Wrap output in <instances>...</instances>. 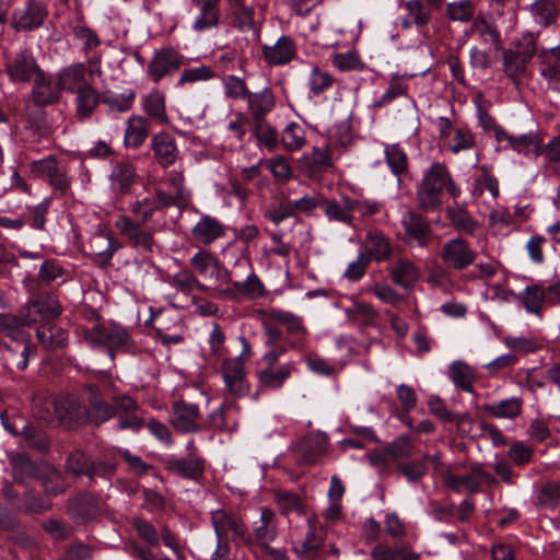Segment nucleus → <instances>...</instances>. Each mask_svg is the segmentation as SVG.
Masks as SVG:
<instances>
[{
  "instance_id": "obj_4",
  "label": "nucleus",
  "mask_w": 560,
  "mask_h": 560,
  "mask_svg": "<svg viewBox=\"0 0 560 560\" xmlns=\"http://www.w3.org/2000/svg\"><path fill=\"white\" fill-rule=\"evenodd\" d=\"M439 256L446 268L460 271L475 264L478 253L465 238L455 237L443 244Z\"/></svg>"
},
{
  "instance_id": "obj_61",
  "label": "nucleus",
  "mask_w": 560,
  "mask_h": 560,
  "mask_svg": "<svg viewBox=\"0 0 560 560\" xmlns=\"http://www.w3.org/2000/svg\"><path fill=\"white\" fill-rule=\"evenodd\" d=\"M235 25L243 32L255 30V10L246 2L231 7Z\"/></svg>"
},
{
  "instance_id": "obj_8",
  "label": "nucleus",
  "mask_w": 560,
  "mask_h": 560,
  "mask_svg": "<svg viewBox=\"0 0 560 560\" xmlns=\"http://www.w3.org/2000/svg\"><path fill=\"white\" fill-rule=\"evenodd\" d=\"M66 510L69 517L78 524L94 521L101 512L96 495L88 491L69 498L66 503Z\"/></svg>"
},
{
  "instance_id": "obj_56",
  "label": "nucleus",
  "mask_w": 560,
  "mask_h": 560,
  "mask_svg": "<svg viewBox=\"0 0 560 560\" xmlns=\"http://www.w3.org/2000/svg\"><path fill=\"white\" fill-rule=\"evenodd\" d=\"M335 83V78L331 73L320 69L318 66H313L308 78V89L314 95H319L329 90Z\"/></svg>"
},
{
  "instance_id": "obj_17",
  "label": "nucleus",
  "mask_w": 560,
  "mask_h": 560,
  "mask_svg": "<svg viewBox=\"0 0 560 560\" xmlns=\"http://www.w3.org/2000/svg\"><path fill=\"white\" fill-rule=\"evenodd\" d=\"M327 438L324 434L313 433L303 438L295 446V460L300 466L317 463L326 453Z\"/></svg>"
},
{
  "instance_id": "obj_19",
  "label": "nucleus",
  "mask_w": 560,
  "mask_h": 560,
  "mask_svg": "<svg viewBox=\"0 0 560 560\" xmlns=\"http://www.w3.org/2000/svg\"><path fill=\"white\" fill-rule=\"evenodd\" d=\"M22 312L30 313V317L34 319V324L39 320H50L58 317L61 314V305L57 299V296L52 293H42L35 299H32L25 306H23Z\"/></svg>"
},
{
  "instance_id": "obj_7",
  "label": "nucleus",
  "mask_w": 560,
  "mask_h": 560,
  "mask_svg": "<svg viewBox=\"0 0 560 560\" xmlns=\"http://www.w3.org/2000/svg\"><path fill=\"white\" fill-rule=\"evenodd\" d=\"M495 138L502 143L505 150L511 149L525 155L533 153L534 156H539L544 152L542 138L539 132L536 131L514 136L502 128H497Z\"/></svg>"
},
{
  "instance_id": "obj_13",
  "label": "nucleus",
  "mask_w": 560,
  "mask_h": 560,
  "mask_svg": "<svg viewBox=\"0 0 560 560\" xmlns=\"http://www.w3.org/2000/svg\"><path fill=\"white\" fill-rule=\"evenodd\" d=\"M121 247V244L112 238L104 231H97L91 235L84 246L85 254L100 266L108 265L114 253Z\"/></svg>"
},
{
  "instance_id": "obj_29",
  "label": "nucleus",
  "mask_w": 560,
  "mask_h": 560,
  "mask_svg": "<svg viewBox=\"0 0 560 560\" xmlns=\"http://www.w3.org/2000/svg\"><path fill=\"white\" fill-rule=\"evenodd\" d=\"M10 466L13 482L21 486H25L30 479H37L42 469V464L32 462L22 453L10 456Z\"/></svg>"
},
{
  "instance_id": "obj_37",
  "label": "nucleus",
  "mask_w": 560,
  "mask_h": 560,
  "mask_svg": "<svg viewBox=\"0 0 560 560\" xmlns=\"http://www.w3.org/2000/svg\"><path fill=\"white\" fill-rule=\"evenodd\" d=\"M246 100L253 121L266 119V115L275 107V97L270 89H264L257 93L250 92Z\"/></svg>"
},
{
  "instance_id": "obj_54",
  "label": "nucleus",
  "mask_w": 560,
  "mask_h": 560,
  "mask_svg": "<svg viewBox=\"0 0 560 560\" xmlns=\"http://www.w3.org/2000/svg\"><path fill=\"white\" fill-rule=\"evenodd\" d=\"M504 72L515 80L525 71L528 59L520 50L505 49L502 52Z\"/></svg>"
},
{
  "instance_id": "obj_10",
  "label": "nucleus",
  "mask_w": 560,
  "mask_h": 560,
  "mask_svg": "<svg viewBox=\"0 0 560 560\" xmlns=\"http://www.w3.org/2000/svg\"><path fill=\"white\" fill-rule=\"evenodd\" d=\"M34 176L47 179L49 184L65 194L70 187V180L66 172L58 166L55 155H48L42 160L33 161L30 165Z\"/></svg>"
},
{
  "instance_id": "obj_22",
  "label": "nucleus",
  "mask_w": 560,
  "mask_h": 560,
  "mask_svg": "<svg viewBox=\"0 0 560 560\" xmlns=\"http://www.w3.org/2000/svg\"><path fill=\"white\" fill-rule=\"evenodd\" d=\"M30 313L19 311L18 314L0 315V332L10 338V342L23 341L30 339V336L23 330V327L34 324Z\"/></svg>"
},
{
  "instance_id": "obj_24",
  "label": "nucleus",
  "mask_w": 560,
  "mask_h": 560,
  "mask_svg": "<svg viewBox=\"0 0 560 560\" xmlns=\"http://www.w3.org/2000/svg\"><path fill=\"white\" fill-rule=\"evenodd\" d=\"M467 35L477 36L482 44L492 46L494 50L502 48L500 32L490 16L478 14L472 20Z\"/></svg>"
},
{
  "instance_id": "obj_59",
  "label": "nucleus",
  "mask_w": 560,
  "mask_h": 560,
  "mask_svg": "<svg viewBox=\"0 0 560 560\" xmlns=\"http://www.w3.org/2000/svg\"><path fill=\"white\" fill-rule=\"evenodd\" d=\"M428 405L431 413L443 422H455L460 424L468 418L465 413H454L450 411L444 401L438 396L430 397Z\"/></svg>"
},
{
  "instance_id": "obj_44",
  "label": "nucleus",
  "mask_w": 560,
  "mask_h": 560,
  "mask_svg": "<svg viewBox=\"0 0 560 560\" xmlns=\"http://www.w3.org/2000/svg\"><path fill=\"white\" fill-rule=\"evenodd\" d=\"M255 537L264 548L277 537L276 514L268 508L261 509L259 523L256 524Z\"/></svg>"
},
{
  "instance_id": "obj_40",
  "label": "nucleus",
  "mask_w": 560,
  "mask_h": 560,
  "mask_svg": "<svg viewBox=\"0 0 560 560\" xmlns=\"http://www.w3.org/2000/svg\"><path fill=\"white\" fill-rule=\"evenodd\" d=\"M392 280L404 289H409L415 285L419 278L418 267L409 259H398L389 268Z\"/></svg>"
},
{
  "instance_id": "obj_33",
  "label": "nucleus",
  "mask_w": 560,
  "mask_h": 560,
  "mask_svg": "<svg viewBox=\"0 0 560 560\" xmlns=\"http://www.w3.org/2000/svg\"><path fill=\"white\" fill-rule=\"evenodd\" d=\"M52 509V502L33 488H27L15 511L24 514H44Z\"/></svg>"
},
{
  "instance_id": "obj_12",
  "label": "nucleus",
  "mask_w": 560,
  "mask_h": 560,
  "mask_svg": "<svg viewBox=\"0 0 560 560\" xmlns=\"http://www.w3.org/2000/svg\"><path fill=\"white\" fill-rule=\"evenodd\" d=\"M47 15L45 3L39 0H30L23 9L14 11L12 25L16 31H33L43 25Z\"/></svg>"
},
{
  "instance_id": "obj_39",
  "label": "nucleus",
  "mask_w": 560,
  "mask_h": 560,
  "mask_svg": "<svg viewBox=\"0 0 560 560\" xmlns=\"http://www.w3.org/2000/svg\"><path fill=\"white\" fill-rule=\"evenodd\" d=\"M372 560H419L420 555L415 552L409 544L390 547L380 542L371 550Z\"/></svg>"
},
{
  "instance_id": "obj_35",
  "label": "nucleus",
  "mask_w": 560,
  "mask_h": 560,
  "mask_svg": "<svg viewBox=\"0 0 560 560\" xmlns=\"http://www.w3.org/2000/svg\"><path fill=\"white\" fill-rule=\"evenodd\" d=\"M194 238L203 245H210L224 235V226L217 219L203 215L192 228Z\"/></svg>"
},
{
  "instance_id": "obj_27",
  "label": "nucleus",
  "mask_w": 560,
  "mask_h": 560,
  "mask_svg": "<svg viewBox=\"0 0 560 560\" xmlns=\"http://www.w3.org/2000/svg\"><path fill=\"white\" fill-rule=\"evenodd\" d=\"M270 318L285 326L287 332L294 338L292 345L295 349H304L308 331L303 325L302 319L290 312L280 310H270Z\"/></svg>"
},
{
  "instance_id": "obj_15",
  "label": "nucleus",
  "mask_w": 560,
  "mask_h": 560,
  "mask_svg": "<svg viewBox=\"0 0 560 560\" xmlns=\"http://www.w3.org/2000/svg\"><path fill=\"white\" fill-rule=\"evenodd\" d=\"M84 389L89 401V407L85 408V417L91 423L100 425L115 417L113 401H106L96 385L88 384Z\"/></svg>"
},
{
  "instance_id": "obj_46",
  "label": "nucleus",
  "mask_w": 560,
  "mask_h": 560,
  "mask_svg": "<svg viewBox=\"0 0 560 560\" xmlns=\"http://www.w3.org/2000/svg\"><path fill=\"white\" fill-rule=\"evenodd\" d=\"M171 284L179 292L185 295L191 294L197 289L201 292L209 293L211 290L210 285L201 283L195 273L189 269H182L176 272L171 280Z\"/></svg>"
},
{
  "instance_id": "obj_38",
  "label": "nucleus",
  "mask_w": 560,
  "mask_h": 560,
  "mask_svg": "<svg viewBox=\"0 0 560 560\" xmlns=\"http://www.w3.org/2000/svg\"><path fill=\"white\" fill-rule=\"evenodd\" d=\"M112 187L115 191L126 194L136 180V168L129 161L117 162L109 175Z\"/></svg>"
},
{
  "instance_id": "obj_41",
  "label": "nucleus",
  "mask_w": 560,
  "mask_h": 560,
  "mask_svg": "<svg viewBox=\"0 0 560 560\" xmlns=\"http://www.w3.org/2000/svg\"><path fill=\"white\" fill-rule=\"evenodd\" d=\"M529 12L537 24L548 27L557 23L559 0H537L529 5Z\"/></svg>"
},
{
  "instance_id": "obj_58",
  "label": "nucleus",
  "mask_w": 560,
  "mask_h": 560,
  "mask_svg": "<svg viewBox=\"0 0 560 560\" xmlns=\"http://www.w3.org/2000/svg\"><path fill=\"white\" fill-rule=\"evenodd\" d=\"M324 539L311 528L301 546H295L293 551L299 558L312 560L316 557L317 551L323 547Z\"/></svg>"
},
{
  "instance_id": "obj_60",
  "label": "nucleus",
  "mask_w": 560,
  "mask_h": 560,
  "mask_svg": "<svg viewBox=\"0 0 560 560\" xmlns=\"http://www.w3.org/2000/svg\"><path fill=\"white\" fill-rule=\"evenodd\" d=\"M325 212L329 219H334L339 222L348 223L351 221L350 212L354 210L355 206H360L358 201L346 199L343 205L336 201H326Z\"/></svg>"
},
{
  "instance_id": "obj_43",
  "label": "nucleus",
  "mask_w": 560,
  "mask_h": 560,
  "mask_svg": "<svg viewBox=\"0 0 560 560\" xmlns=\"http://www.w3.org/2000/svg\"><path fill=\"white\" fill-rule=\"evenodd\" d=\"M38 342L46 349L58 350L67 346L68 332L56 325H42L36 330Z\"/></svg>"
},
{
  "instance_id": "obj_26",
  "label": "nucleus",
  "mask_w": 560,
  "mask_h": 560,
  "mask_svg": "<svg viewBox=\"0 0 560 560\" xmlns=\"http://www.w3.org/2000/svg\"><path fill=\"white\" fill-rule=\"evenodd\" d=\"M222 374L230 393L235 396L245 394L247 388L245 384L244 363L240 357L224 359L222 363Z\"/></svg>"
},
{
  "instance_id": "obj_63",
  "label": "nucleus",
  "mask_w": 560,
  "mask_h": 560,
  "mask_svg": "<svg viewBox=\"0 0 560 560\" xmlns=\"http://www.w3.org/2000/svg\"><path fill=\"white\" fill-rule=\"evenodd\" d=\"M197 8L200 10V13L192 25V28L195 31L201 32L218 25L220 16L218 3L207 4L205 7Z\"/></svg>"
},
{
  "instance_id": "obj_51",
  "label": "nucleus",
  "mask_w": 560,
  "mask_h": 560,
  "mask_svg": "<svg viewBox=\"0 0 560 560\" xmlns=\"http://www.w3.org/2000/svg\"><path fill=\"white\" fill-rule=\"evenodd\" d=\"M92 457L80 448L69 453L65 462V469L74 477H85L92 462Z\"/></svg>"
},
{
  "instance_id": "obj_49",
  "label": "nucleus",
  "mask_w": 560,
  "mask_h": 560,
  "mask_svg": "<svg viewBox=\"0 0 560 560\" xmlns=\"http://www.w3.org/2000/svg\"><path fill=\"white\" fill-rule=\"evenodd\" d=\"M522 406L520 398H509L497 404H487L483 409L493 418L514 419L521 415Z\"/></svg>"
},
{
  "instance_id": "obj_16",
  "label": "nucleus",
  "mask_w": 560,
  "mask_h": 560,
  "mask_svg": "<svg viewBox=\"0 0 560 560\" xmlns=\"http://www.w3.org/2000/svg\"><path fill=\"white\" fill-rule=\"evenodd\" d=\"M154 160L162 168H167L179 159L180 152L176 139L167 131H160L151 139Z\"/></svg>"
},
{
  "instance_id": "obj_55",
  "label": "nucleus",
  "mask_w": 560,
  "mask_h": 560,
  "mask_svg": "<svg viewBox=\"0 0 560 560\" xmlns=\"http://www.w3.org/2000/svg\"><path fill=\"white\" fill-rule=\"evenodd\" d=\"M521 300L530 313L539 314L542 306L547 304L545 290L539 284H533L527 287L521 294Z\"/></svg>"
},
{
  "instance_id": "obj_62",
  "label": "nucleus",
  "mask_w": 560,
  "mask_h": 560,
  "mask_svg": "<svg viewBox=\"0 0 560 560\" xmlns=\"http://www.w3.org/2000/svg\"><path fill=\"white\" fill-rule=\"evenodd\" d=\"M254 133L258 142L269 151H273L279 143L276 129L266 119L254 121Z\"/></svg>"
},
{
  "instance_id": "obj_25",
  "label": "nucleus",
  "mask_w": 560,
  "mask_h": 560,
  "mask_svg": "<svg viewBox=\"0 0 560 560\" xmlns=\"http://www.w3.org/2000/svg\"><path fill=\"white\" fill-rule=\"evenodd\" d=\"M55 413L63 424H72L85 417V407L74 395H59L54 401Z\"/></svg>"
},
{
  "instance_id": "obj_21",
  "label": "nucleus",
  "mask_w": 560,
  "mask_h": 560,
  "mask_svg": "<svg viewBox=\"0 0 560 560\" xmlns=\"http://www.w3.org/2000/svg\"><path fill=\"white\" fill-rule=\"evenodd\" d=\"M538 70L548 88L560 92V45L538 55Z\"/></svg>"
},
{
  "instance_id": "obj_1",
  "label": "nucleus",
  "mask_w": 560,
  "mask_h": 560,
  "mask_svg": "<svg viewBox=\"0 0 560 560\" xmlns=\"http://www.w3.org/2000/svg\"><path fill=\"white\" fill-rule=\"evenodd\" d=\"M448 180L450 172L445 165L441 163L432 164L418 186L417 198L419 206L425 211L439 208L442 202V191Z\"/></svg>"
},
{
  "instance_id": "obj_52",
  "label": "nucleus",
  "mask_w": 560,
  "mask_h": 560,
  "mask_svg": "<svg viewBox=\"0 0 560 560\" xmlns=\"http://www.w3.org/2000/svg\"><path fill=\"white\" fill-rule=\"evenodd\" d=\"M446 214L456 230L468 234H472L475 232L477 222L470 217L465 208L455 205L446 210Z\"/></svg>"
},
{
  "instance_id": "obj_6",
  "label": "nucleus",
  "mask_w": 560,
  "mask_h": 560,
  "mask_svg": "<svg viewBox=\"0 0 560 560\" xmlns=\"http://www.w3.org/2000/svg\"><path fill=\"white\" fill-rule=\"evenodd\" d=\"M185 62V57L173 47H163L156 50L148 65L149 78L158 83L164 77L177 71Z\"/></svg>"
},
{
  "instance_id": "obj_50",
  "label": "nucleus",
  "mask_w": 560,
  "mask_h": 560,
  "mask_svg": "<svg viewBox=\"0 0 560 560\" xmlns=\"http://www.w3.org/2000/svg\"><path fill=\"white\" fill-rule=\"evenodd\" d=\"M450 377L460 389L472 393L475 373L474 370L463 361H455L450 366Z\"/></svg>"
},
{
  "instance_id": "obj_42",
  "label": "nucleus",
  "mask_w": 560,
  "mask_h": 560,
  "mask_svg": "<svg viewBox=\"0 0 560 560\" xmlns=\"http://www.w3.org/2000/svg\"><path fill=\"white\" fill-rule=\"evenodd\" d=\"M118 463L110 459H92L86 478L91 486L96 485L98 481L112 486V479L117 472Z\"/></svg>"
},
{
  "instance_id": "obj_47",
  "label": "nucleus",
  "mask_w": 560,
  "mask_h": 560,
  "mask_svg": "<svg viewBox=\"0 0 560 560\" xmlns=\"http://www.w3.org/2000/svg\"><path fill=\"white\" fill-rule=\"evenodd\" d=\"M75 94L77 116L82 120L89 118L96 108L97 104L102 102V97H100L98 93L91 84L80 90Z\"/></svg>"
},
{
  "instance_id": "obj_48",
  "label": "nucleus",
  "mask_w": 560,
  "mask_h": 560,
  "mask_svg": "<svg viewBox=\"0 0 560 560\" xmlns=\"http://www.w3.org/2000/svg\"><path fill=\"white\" fill-rule=\"evenodd\" d=\"M407 11L406 18L401 21V26L408 28L411 25L424 26L431 20V11L421 2V0H410L405 3Z\"/></svg>"
},
{
  "instance_id": "obj_3",
  "label": "nucleus",
  "mask_w": 560,
  "mask_h": 560,
  "mask_svg": "<svg viewBox=\"0 0 560 560\" xmlns=\"http://www.w3.org/2000/svg\"><path fill=\"white\" fill-rule=\"evenodd\" d=\"M211 524L217 538L228 539L232 534V540L236 545H250L253 542L249 530L244 521L233 513L219 509L211 512Z\"/></svg>"
},
{
  "instance_id": "obj_53",
  "label": "nucleus",
  "mask_w": 560,
  "mask_h": 560,
  "mask_svg": "<svg viewBox=\"0 0 560 560\" xmlns=\"http://www.w3.org/2000/svg\"><path fill=\"white\" fill-rule=\"evenodd\" d=\"M136 94L131 89L125 90L120 94L104 92L102 103L108 106L109 110L124 113L131 108Z\"/></svg>"
},
{
  "instance_id": "obj_34",
  "label": "nucleus",
  "mask_w": 560,
  "mask_h": 560,
  "mask_svg": "<svg viewBox=\"0 0 560 560\" xmlns=\"http://www.w3.org/2000/svg\"><path fill=\"white\" fill-rule=\"evenodd\" d=\"M85 70L84 63H75L62 69L57 79L60 91L65 90L70 93H77L88 86Z\"/></svg>"
},
{
  "instance_id": "obj_5",
  "label": "nucleus",
  "mask_w": 560,
  "mask_h": 560,
  "mask_svg": "<svg viewBox=\"0 0 560 560\" xmlns=\"http://www.w3.org/2000/svg\"><path fill=\"white\" fill-rule=\"evenodd\" d=\"M143 225L128 215H119L115 221V228L130 246L152 253L155 244L154 230L144 229Z\"/></svg>"
},
{
  "instance_id": "obj_57",
  "label": "nucleus",
  "mask_w": 560,
  "mask_h": 560,
  "mask_svg": "<svg viewBox=\"0 0 560 560\" xmlns=\"http://www.w3.org/2000/svg\"><path fill=\"white\" fill-rule=\"evenodd\" d=\"M386 162L392 172L399 176L408 168V158L399 144H387L385 147Z\"/></svg>"
},
{
  "instance_id": "obj_64",
  "label": "nucleus",
  "mask_w": 560,
  "mask_h": 560,
  "mask_svg": "<svg viewBox=\"0 0 560 560\" xmlns=\"http://www.w3.org/2000/svg\"><path fill=\"white\" fill-rule=\"evenodd\" d=\"M331 62L339 71L342 72L362 71L365 67L359 54L354 50L335 54Z\"/></svg>"
},
{
  "instance_id": "obj_23",
  "label": "nucleus",
  "mask_w": 560,
  "mask_h": 560,
  "mask_svg": "<svg viewBox=\"0 0 560 560\" xmlns=\"http://www.w3.org/2000/svg\"><path fill=\"white\" fill-rule=\"evenodd\" d=\"M2 360L8 370L23 371L28 364V358L32 351L30 339L16 342L1 343Z\"/></svg>"
},
{
  "instance_id": "obj_36",
  "label": "nucleus",
  "mask_w": 560,
  "mask_h": 560,
  "mask_svg": "<svg viewBox=\"0 0 560 560\" xmlns=\"http://www.w3.org/2000/svg\"><path fill=\"white\" fill-rule=\"evenodd\" d=\"M150 133V122L142 116H131L127 120L124 142L126 147L138 149L147 140Z\"/></svg>"
},
{
  "instance_id": "obj_9",
  "label": "nucleus",
  "mask_w": 560,
  "mask_h": 560,
  "mask_svg": "<svg viewBox=\"0 0 560 560\" xmlns=\"http://www.w3.org/2000/svg\"><path fill=\"white\" fill-rule=\"evenodd\" d=\"M200 417L201 413L196 404L177 400L172 405L170 422L173 428L180 433H194L202 430L199 423Z\"/></svg>"
},
{
  "instance_id": "obj_32",
  "label": "nucleus",
  "mask_w": 560,
  "mask_h": 560,
  "mask_svg": "<svg viewBox=\"0 0 560 560\" xmlns=\"http://www.w3.org/2000/svg\"><path fill=\"white\" fill-rule=\"evenodd\" d=\"M37 480L47 495H59L68 488L67 481L61 471L46 463H42V469Z\"/></svg>"
},
{
  "instance_id": "obj_20",
  "label": "nucleus",
  "mask_w": 560,
  "mask_h": 560,
  "mask_svg": "<svg viewBox=\"0 0 560 560\" xmlns=\"http://www.w3.org/2000/svg\"><path fill=\"white\" fill-rule=\"evenodd\" d=\"M31 100L36 106H48L59 101L61 96L58 80H54L44 71L33 80Z\"/></svg>"
},
{
  "instance_id": "obj_30",
  "label": "nucleus",
  "mask_w": 560,
  "mask_h": 560,
  "mask_svg": "<svg viewBox=\"0 0 560 560\" xmlns=\"http://www.w3.org/2000/svg\"><path fill=\"white\" fill-rule=\"evenodd\" d=\"M294 371L293 362L279 368H264L257 371L258 385L261 389H280Z\"/></svg>"
},
{
  "instance_id": "obj_2",
  "label": "nucleus",
  "mask_w": 560,
  "mask_h": 560,
  "mask_svg": "<svg viewBox=\"0 0 560 560\" xmlns=\"http://www.w3.org/2000/svg\"><path fill=\"white\" fill-rule=\"evenodd\" d=\"M84 338L91 346H105L112 360L115 359L116 350L129 352L133 349L130 335L117 325H97L85 331Z\"/></svg>"
},
{
  "instance_id": "obj_45",
  "label": "nucleus",
  "mask_w": 560,
  "mask_h": 560,
  "mask_svg": "<svg viewBox=\"0 0 560 560\" xmlns=\"http://www.w3.org/2000/svg\"><path fill=\"white\" fill-rule=\"evenodd\" d=\"M167 469L184 478L198 479L203 474L205 462L199 457L172 459L167 463Z\"/></svg>"
},
{
  "instance_id": "obj_14",
  "label": "nucleus",
  "mask_w": 560,
  "mask_h": 560,
  "mask_svg": "<svg viewBox=\"0 0 560 560\" xmlns=\"http://www.w3.org/2000/svg\"><path fill=\"white\" fill-rule=\"evenodd\" d=\"M401 224L405 230L404 241L407 244H416L420 247L428 246L432 237V231L429 222L423 217L408 210L401 218Z\"/></svg>"
},
{
  "instance_id": "obj_31",
  "label": "nucleus",
  "mask_w": 560,
  "mask_h": 560,
  "mask_svg": "<svg viewBox=\"0 0 560 560\" xmlns=\"http://www.w3.org/2000/svg\"><path fill=\"white\" fill-rule=\"evenodd\" d=\"M365 256L376 261H386L392 256V242L389 237L377 231H370L363 242Z\"/></svg>"
},
{
  "instance_id": "obj_11",
  "label": "nucleus",
  "mask_w": 560,
  "mask_h": 560,
  "mask_svg": "<svg viewBox=\"0 0 560 560\" xmlns=\"http://www.w3.org/2000/svg\"><path fill=\"white\" fill-rule=\"evenodd\" d=\"M5 72L14 82H31L43 70L28 50H22L5 63Z\"/></svg>"
},
{
  "instance_id": "obj_28",
  "label": "nucleus",
  "mask_w": 560,
  "mask_h": 560,
  "mask_svg": "<svg viewBox=\"0 0 560 560\" xmlns=\"http://www.w3.org/2000/svg\"><path fill=\"white\" fill-rule=\"evenodd\" d=\"M296 54L294 40L290 36H281L272 46H262V57L267 63L279 66L289 63Z\"/></svg>"
},
{
  "instance_id": "obj_18",
  "label": "nucleus",
  "mask_w": 560,
  "mask_h": 560,
  "mask_svg": "<svg viewBox=\"0 0 560 560\" xmlns=\"http://www.w3.org/2000/svg\"><path fill=\"white\" fill-rule=\"evenodd\" d=\"M191 269L200 276H209L222 283H230V272L221 265L219 259L207 250H199L189 260Z\"/></svg>"
}]
</instances>
